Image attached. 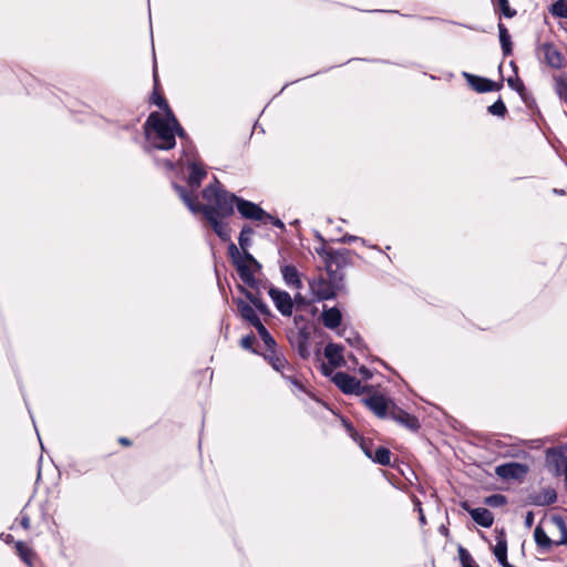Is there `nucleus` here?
Returning a JSON list of instances; mask_svg holds the SVG:
<instances>
[{
  "label": "nucleus",
  "mask_w": 567,
  "mask_h": 567,
  "mask_svg": "<svg viewBox=\"0 0 567 567\" xmlns=\"http://www.w3.org/2000/svg\"><path fill=\"white\" fill-rule=\"evenodd\" d=\"M172 115L173 112H169L167 116H162L157 112H152L148 115L143 125L146 153H152L153 150L169 151L175 147L176 140L173 134V124L169 121Z\"/></svg>",
  "instance_id": "f257e3e1"
},
{
  "label": "nucleus",
  "mask_w": 567,
  "mask_h": 567,
  "mask_svg": "<svg viewBox=\"0 0 567 567\" xmlns=\"http://www.w3.org/2000/svg\"><path fill=\"white\" fill-rule=\"evenodd\" d=\"M172 187L192 213H202L204 215L205 219L212 226L214 233L223 241L230 240V231L227 225L220 220L223 217L220 215H216V212L212 206L198 203L196 196H193L185 186L172 182Z\"/></svg>",
  "instance_id": "f03ea898"
},
{
  "label": "nucleus",
  "mask_w": 567,
  "mask_h": 567,
  "mask_svg": "<svg viewBox=\"0 0 567 567\" xmlns=\"http://www.w3.org/2000/svg\"><path fill=\"white\" fill-rule=\"evenodd\" d=\"M202 194L207 202H215V206L212 207L216 212V215H220L221 217L231 216L234 214V205L237 206L238 199L240 198L221 188L216 176H214V183L207 185Z\"/></svg>",
  "instance_id": "7ed1b4c3"
},
{
  "label": "nucleus",
  "mask_w": 567,
  "mask_h": 567,
  "mask_svg": "<svg viewBox=\"0 0 567 567\" xmlns=\"http://www.w3.org/2000/svg\"><path fill=\"white\" fill-rule=\"evenodd\" d=\"M228 256L231 259L233 265L236 267L240 280L249 288L259 290L261 284L254 276V270L248 264H251L256 258L248 251V249L240 250L238 247L230 241L228 245Z\"/></svg>",
  "instance_id": "20e7f679"
},
{
  "label": "nucleus",
  "mask_w": 567,
  "mask_h": 567,
  "mask_svg": "<svg viewBox=\"0 0 567 567\" xmlns=\"http://www.w3.org/2000/svg\"><path fill=\"white\" fill-rule=\"evenodd\" d=\"M308 284L313 296V300L316 301L336 299L338 292L346 288L343 277L337 275H328V279L320 275L309 279Z\"/></svg>",
  "instance_id": "39448f33"
},
{
  "label": "nucleus",
  "mask_w": 567,
  "mask_h": 567,
  "mask_svg": "<svg viewBox=\"0 0 567 567\" xmlns=\"http://www.w3.org/2000/svg\"><path fill=\"white\" fill-rule=\"evenodd\" d=\"M567 447L558 445L545 451V466L554 476L567 473Z\"/></svg>",
  "instance_id": "423d86ee"
},
{
  "label": "nucleus",
  "mask_w": 567,
  "mask_h": 567,
  "mask_svg": "<svg viewBox=\"0 0 567 567\" xmlns=\"http://www.w3.org/2000/svg\"><path fill=\"white\" fill-rule=\"evenodd\" d=\"M352 251L347 248L333 249L324 262L327 275H337L344 278L343 269L352 264Z\"/></svg>",
  "instance_id": "0eeeda50"
},
{
  "label": "nucleus",
  "mask_w": 567,
  "mask_h": 567,
  "mask_svg": "<svg viewBox=\"0 0 567 567\" xmlns=\"http://www.w3.org/2000/svg\"><path fill=\"white\" fill-rule=\"evenodd\" d=\"M310 336L311 332L308 324H303L298 330H291L288 334L291 347L302 359H308L311 354Z\"/></svg>",
  "instance_id": "6e6552de"
},
{
  "label": "nucleus",
  "mask_w": 567,
  "mask_h": 567,
  "mask_svg": "<svg viewBox=\"0 0 567 567\" xmlns=\"http://www.w3.org/2000/svg\"><path fill=\"white\" fill-rule=\"evenodd\" d=\"M303 393V404L309 413L318 417H324L326 412H329L333 415H338L334 410V406L331 403H329L326 399L318 396L316 392Z\"/></svg>",
  "instance_id": "1a4fd4ad"
},
{
  "label": "nucleus",
  "mask_w": 567,
  "mask_h": 567,
  "mask_svg": "<svg viewBox=\"0 0 567 567\" xmlns=\"http://www.w3.org/2000/svg\"><path fill=\"white\" fill-rule=\"evenodd\" d=\"M268 295L272 300L276 309L284 316L290 317L293 312V301L291 296L286 291L270 286Z\"/></svg>",
  "instance_id": "9d476101"
},
{
  "label": "nucleus",
  "mask_w": 567,
  "mask_h": 567,
  "mask_svg": "<svg viewBox=\"0 0 567 567\" xmlns=\"http://www.w3.org/2000/svg\"><path fill=\"white\" fill-rule=\"evenodd\" d=\"M389 417L413 433L419 432L421 429V423L415 415L406 412L395 404H392L390 408Z\"/></svg>",
  "instance_id": "9b49d317"
},
{
  "label": "nucleus",
  "mask_w": 567,
  "mask_h": 567,
  "mask_svg": "<svg viewBox=\"0 0 567 567\" xmlns=\"http://www.w3.org/2000/svg\"><path fill=\"white\" fill-rule=\"evenodd\" d=\"M528 473V466L517 462L497 465L495 474L503 480H522Z\"/></svg>",
  "instance_id": "f8f14e48"
},
{
  "label": "nucleus",
  "mask_w": 567,
  "mask_h": 567,
  "mask_svg": "<svg viewBox=\"0 0 567 567\" xmlns=\"http://www.w3.org/2000/svg\"><path fill=\"white\" fill-rule=\"evenodd\" d=\"M463 76L465 78L468 85L478 93H487L493 91H498L503 87V82H494L487 78H483L480 75H474L467 72H463Z\"/></svg>",
  "instance_id": "ddd939ff"
},
{
  "label": "nucleus",
  "mask_w": 567,
  "mask_h": 567,
  "mask_svg": "<svg viewBox=\"0 0 567 567\" xmlns=\"http://www.w3.org/2000/svg\"><path fill=\"white\" fill-rule=\"evenodd\" d=\"M539 50L544 54V60L553 69L559 70L565 66V56L553 42L542 43Z\"/></svg>",
  "instance_id": "4468645a"
},
{
  "label": "nucleus",
  "mask_w": 567,
  "mask_h": 567,
  "mask_svg": "<svg viewBox=\"0 0 567 567\" xmlns=\"http://www.w3.org/2000/svg\"><path fill=\"white\" fill-rule=\"evenodd\" d=\"M236 207L240 216L246 219L261 221L265 219V216L267 215V212L264 210L258 204H255L241 197L238 199Z\"/></svg>",
  "instance_id": "2eb2a0df"
},
{
  "label": "nucleus",
  "mask_w": 567,
  "mask_h": 567,
  "mask_svg": "<svg viewBox=\"0 0 567 567\" xmlns=\"http://www.w3.org/2000/svg\"><path fill=\"white\" fill-rule=\"evenodd\" d=\"M461 507L464 511H466L470 514V516L472 517V519L481 527H484V528L492 527V525L494 523V515L489 509L484 508V507L472 508L470 506L468 502H466V501L461 503Z\"/></svg>",
  "instance_id": "dca6fc26"
},
{
  "label": "nucleus",
  "mask_w": 567,
  "mask_h": 567,
  "mask_svg": "<svg viewBox=\"0 0 567 567\" xmlns=\"http://www.w3.org/2000/svg\"><path fill=\"white\" fill-rule=\"evenodd\" d=\"M187 168H188V178H187V185L190 187L192 190H188L189 193H193V190H196L200 187L203 181L207 176V171L205 169L204 165L199 162H196L195 159L187 162ZM195 196L194 194H192Z\"/></svg>",
  "instance_id": "f3484780"
},
{
  "label": "nucleus",
  "mask_w": 567,
  "mask_h": 567,
  "mask_svg": "<svg viewBox=\"0 0 567 567\" xmlns=\"http://www.w3.org/2000/svg\"><path fill=\"white\" fill-rule=\"evenodd\" d=\"M339 390H378L374 385H361V382L346 372H337L332 378Z\"/></svg>",
  "instance_id": "a211bd4d"
},
{
  "label": "nucleus",
  "mask_w": 567,
  "mask_h": 567,
  "mask_svg": "<svg viewBox=\"0 0 567 567\" xmlns=\"http://www.w3.org/2000/svg\"><path fill=\"white\" fill-rule=\"evenodd\" d=\"M362 402L378 416H389V406L385 398L380 392H372L368 398H362Z\"/></svg>",
  "instance_id": "6ab92c4d"
},
{
  "label": "nucleus",
  "mask_w": 567,
  "mask_h": 567,
  "mask_svg": "<svg viewBox=\"0 0 567 567\" xmlns=\"http://www.w3.org/2000/svg\"><path fill=\"white\" fill-rule=\"evenodd\" d=\"M153 80H154V89H153V93L151 95L150 101H151V103L155 104L158 109L164 111V113H165L164 116H167V114H169V112H173V111L171 110L164 95L159 92V81H158L157 68H156L155 61H154V65H153Z\"/></svg>",
  "instance_id": "aec40b11"
},
{
  "label": "nucleus",
  "mask_w": 567,
  "mask_h": 567,
  "mask_svg": "<svg viewBox=\"0 0 567 567\" xmlns=\"http://www.w3.org/2000/svg\"><path fill=\"white\" fill-rule=\"evenodd\" d=\"M280 272L286 286L300 290L302 288L301 274L293 265H281Z\"/></svg>",
  "instance_id": "412c9836"
},
{
  "label": "nucleus",
  "mask_w": 567,
  "mask_h": 567,
  "mask_svg": "<svg viewBox=\"0 0 567 567\" xmlns=\"http://www.w3.org/2000/svg\"><path fill=\"white\" fill-rule=\"evenodd\" d=\"M238 290L240 293L245 296V298L255 307V309L262 316H270L271 311L266 302L262 301V299L259 296V290H256L257 292L254 293L250 290H248L246 287L239 285Z\"/></svg>",
  "instance_id": "4be33fe9"
},
{
  "label": "nucleus",
  "mask_w": 567,
  "mask_h": 567,
  "mask_svg": "<svg viewBox=\"0 0 567 567\" xmlns=\"http://www.w3.org/2000/svg\"><path fill=\"white\" fill-rule=\"evenodd\" d=\"M234 302L237 306V309L239 311L240 317L250 323L252 327L258 324L261 320L256 313V310L246 301H244L241 298L234 299Z\"/></svg>",
  "instance_id": "5701e85b"
},
{
  "label": "nucleus",
  "mask_w": 567,
  "mask_h": 567,
  "mask_svg": "<svg viewBox=\"0 0 567 567\" xmlns=\"http://www.w3.org/2000/svg\"><path fill=\"white\" fill-rule=\"evenodd\" d=\"M322 323L328 329H337L342 321V313L338 307L323 309L321 315Z\"/></svg>",
  "instance_id": "b1692460"
},
{
  "label": "nucleus",
  "mask_w": 567,
  "mask_h": 567,
  "mask_svg": "<svg viewBox=\"0 0 567 567\" xmlns=\"http://www.w3.org/2000/svg\"><path fill=\"white\" fill-rule=\"evenodd\" d=\"M342 351V346L329 342L324 348V357L331 365L340 367L344 362Z\"/></svg>",
  "instance_id": "393cba45"
},
{
  "label": "nucleus",
  "mask_w": 567,
  "mask_h": 567,
  "mask_svg": "<svg viewBox=\"0 0 567 567\" xmlns=\"http://www.w3.org/2000/svg\"><path fill=\"white\" fill-rule=\"evenodd\" d=\"M530 504L535 506H548L556 502L557 493L554 488H544L539 494L529 497Z\"/></svg>",
  "instance_id": "a878e982"
},
{
  "label": "nucleus",
  "mask_w": 567,
  "mask_h": 567,
  "mask_svg": "<svg viewBox=\"0 0 567 567\" xmlns=\"http://www.w3.org/2000/svg\"><path fill=\"white\" fill-rule=\"evenodd\" d=\"M497 542L494 547V555L502 567L513 566L507 560V540L505 534L502 532L499 536L496 537Z\"/></svg>",
  "instance_id": "bb28decb"
},
{
  "label": "nucleus",
  "mask_w": 567,
  "mask_h": 567,
  "mask_svg": "<svg viewBox=\"0 0 567 567\" xmlns=\"http://www.w3.org/2000/svg\"><path fill=\"white\" fill-rule=\"evenodd\" d=\"M534 539L539 549L546 553L549 551L553 546H555L556 542L550 539V537L546 534L540 525H538L534 530Z\"/></svg>",
  "instance_id": "cd10ccee"
},
{
  "label": "nucleus",
  "mask_w": 567,
  "mask_h": 567,
  "mask_svg": "<svg viewBox=\"0 0 567 567\" xmlns=\"http://www.w3.org/2000/svg\"><path fill=\"white\" fill-rule=\"evenodd\" d=\"M498 38L504 56L511 55L513 53L512 38L508 29L502 22L498 23Z\"/></svg>",
  "instance_id": "c85d7f7f"
},
{
  "label": "nucleus",
  "mask_w": 567,
  "mask_h": 567,
  "mask_svg": "<svg viewBox=\"0 0 567 567\" xmlns=\"http://www.w3.org/2000/svg\"><path fill=\"white\" fill-rule=\"evenodd\" d=\"M338 333H339V336L343 337L350 346H352L357 349H361L364 347V341H363L362 337L354 330L343 328Z\"/></svg>",
  "instance_id": "c756f323"
},
{
  "label": "nucleus",
  "mask_w": 567,
  "mask_h": 567,
  "mask_svg": "<svg viewBox=\"0 0 567 567\" xmlns=\"http://www.w3.org/2000/svg\"><path fill=\"white\" fill-rule=\"evenodd\" d=\"M370 460H372V462L375 464L388 466L391 463V452L384 446H378Z\"/></svg>",
  "instance_id": "7c9ffc66"
},
{
  "label": "nucleus",
  "mask_w": 567,
  "mask_h": 567,
  "mask_svg": "<svg viewBox=\"0 0 567 567\" xmlns=\"http://www.w3.org/2000/svg\"><path fill=\"white\" fill-rule=\"evenodd\" d=\"M169 118H171L169 120L171 123L173 124L174 137L176 138V136H178L183 141V143H189V145L194 148V144H193L190 137L188 136L186 131L183 128V126L179 124V122L174 113Z\"/></svg>",
  "instance_id": "2f4dec72"
},
{
  "label": "nucleus",
  "mask_w": 567,
  "mask_h": 567,
  "mask_svg": "<svg viewBox=\"0 0 567 567\" xmlns=\"http://www.w3.org/2000/svg\"><path fill=\"white\" fill-rule=\"evenodd\" d=\"M254 328L257 330L259 337L261 338L268 350H272V348H276L277 343L274 337L270 334V332L261 321Z\"/></svg>",
  "instance_id": "473e14b6"
},
{
  "label": "nucleus",
  "mask_w": 567,
  "mask_h": 567,
  "mask_svg": "<svg viewBox=\"0 0 567 567\" xmlns=\"http://www.w3.org/2000/svg\"><path fill=\"white\" fill-rule=\"evenodd\" d=\"M554 90L557 96L567 104V78L564 75L554 76Z\"/></svg>",
  "instance_id": "72a5a7b5"
},
{
  "label": "nucleus",
  "mask_w": 567,
  "mask_h": 567,
  "mask_svg": "<svg viewBox=\"0 0 567 567\" xmlns=\"http://www.w3.org/2000/svg\"><path fill=\"white\" fill-rule=\"evenodd\" d=\"M265 358L269 361L271 367L277 371H280L281 369H284L287 363L286 359L276 352L275 348H272V350H269V354H266Z\"/></svg>",
  "instance_id": "f704fd0d"
},
{
  "label": "nucleus",
  "mask_w": 567,
  "mask_h": 567,
  "mask_svg": "<svg viewBox=\"0 0 567 567\" xmlns=\"http://www.w3.org/2000/svg\"><path fill=\"white\" fill-rule=\"evenodd\" d=\"M252 234H254V230L249 225H245L241 228L239 237H238V244H239L241 250H246L250 247V245H251L250 236Z\"/></svg>",
  "instance_id": "c9c22d12"
},
{
  "label": "nucleus",
  "mask_w": 567,
  "mask_h": 567,
  "mask_svg": "<svg viewBox=\"0 0 567 567\" xmlns=\"http://www.w3.org/2000/svg\"><path fill=\"white\" fill-rule=\"evenodd\" d=\"M457 553L462 567H480L468 550L462 545L458 546Z\"/></svg>",
  "instance_id": "e433bc0d"
},
{
  "label": "nucleus",
  "mask_w": 567,
  "mask_h": 567,
  "mask_svg": "<svg viewBox=\"0 0 567 567\" xmlns=\"http://www.w3.org/2000/svg\"><path fill=\"white\" fill-rule=\"evenodd\" d=\"M549 12L554 17L567 19V0L555 1L550 7Z\"/></svg>",
  "instance_id": "4c0bfd02"
},
{
  "label": "nucleus",
  "mask_w": 567,
  "mask_h": 567,
  "mask_svg": "<svg viewBox=\"0 0 567 567\" xmlns=\"http://www.w3.org/2000/svg\"><path fill=\"white\" fill-rule=\"evenodd\" d=\"M507 83H508V86L513 90H515L522 97V100L525 102V103H528V97L526 92H525V85L523 83V81L518 78L516 79H512L509 78L507 80Z\"/></svg>",
  "instance_id": "58836bf2"
},
{
  "label": "nucleus",
  "mask_w": 567,
  "mask_h": 567,
  "mask_svg": "<svg viewBox=\"0 0 567 567\" xmlns=\"http://www.w3.org/2000/svg\"><path fill=\"white\" fill-rule=\"evenodd\" d=\"M489 114L504 117L507 113V107L501 97L497 99L492 105L487 107Z\"/></svg>",
  "instance_id": "ea45409f"
},
{
  "label": "nucleus",
  "mask_w": 567,
  "mask_h": 567,
  "mask_svg": "<svg viewBox=\"0 0 567 567\" xmlns=\"http://www.w3.org/2000/svg\"><path fill=\"white\" fill-rule=\"evenodd\" d=\"M16 548H17V551L19 554V556L21 557V559L28 564L29 566H31V558H32V550L21 540L17 542L16 544Z\"/></svg>",
  "instance_id": "a19ab883"
},
{
  "label": "nucleus",
  "mask_w": 567,
  "mask_h": 567,
  "mask_svg": "<svg viewBox=\"0 0 567 567\" xmlns=\"http://www.w3.org/2000/svg\"><path fill=\"white\" fill-rule=\"evenodd\" d=\"M484 504L491 507H501L507 504V497L503 494H492L485 497Z\"/></svg>",
  "instance_id": "79ce46f5"
},
{
  "label": "nucleus",
  "mask_w": 567,
  "mask_h": 567,
  "mask_svg": "<svg viewBox=\"0 0 567 567\" xmlns=\"http://www.w3.org/2000/svg\"><path fill=\"white\" fill-rule=\"evenodd\" d=\"M292 301H293V308L296 307L297 310H303L308 306H310L312 302H315L316 300H313V298L309 300L305 296H302L300 292H297L295 295V297L292 298Z\"/></svg>",
  "instance_id": "37998d69"
},
{
  "label": "nucleus",
  "mask_w": 567,
  "mask_h": 567,
  "mask_svg": "<svg viewBox=\"0 0 567 567\" xmlns=\"http://www.w3.org/2000/svg\"><path fill=\"white\" fill-rule=\"evenodd\" d=\"M557 526L561 533V538L555 542V546L565 545L567 546V525L561 517L556 518Z\"/></svg>",
  "instance_id": "c03bdc74"
},
{
  "label": "nucleus",
  "mask_w": 567,
  "mask_h": 567,
  "mask_svg": "<svg viewBox=\"0 0 567 567\" xmlns=\"http://www.w3.org/2000/svg\"><path fill=\"white\" fill-rule=\"evenodd\" d=\"M498 6L502 11V14L505 18L511 19V18L515 17L517 13L515 9H512L509 7L508 0H498Z\"/></svg>",
  "instance_id": "a18cd8bd"
},
{
  "label": "nucleus",
  "mask_w": 567,
  "mask_h": 567,
  "mask_svg": "<svg viewBox=\"0 0 567 567\" xmlns=\"http://www.w3.org/2000/svg\"><path fill=\"white\" fill-rule=\"evenodd\" d=\"M317 237H318V239H319L322 244H321V246H320V247H317V248H316V252H317L320 257H322L323 262H326V260L328 259V255L331 252V250H333V248H327V247H326V240H324V238H323L320 234H318V235H317Z\"/></svg>",
  "instance_id": "49530a36"
},
{
  "label": "nucleus",
  "mask_w": 567,
  "mask_h": 567,
  "mask_svg": "<svg viewBox=\"0 0 567 567\" xmlns=\"http://www.w3.org/2000/svg\"><path fill=\"white\" fill-rule=\"evenodd\" d=\"M255 341H256V338H255L254 333H249V334L245 336L244 338H241L240 346L245 350H249L255 353L256 352V350L254 349Z\"/></svg>",
  "instance_id": "de8ad7c7"
},
{
  "label": "nucleus",
  "mask_w": 567,
  "mask_h": 567,
  "mask_svg": "<svg viewBox=\"0 0 567 567\" xmlns=\"http://www.w3.org/2000/svg\"><path fill=\"white\" fill-rule=\"evenodd\" d=\"M359 446L368 458L372 457L373 442L370 439L361 440V442L359 443Z\"/></svg>",
  "instance_id": "09e8293b"
},
{
  "label": "nucleus",
  "mask_w": 567,
  "mask_h": 567,
  "mask_svg": "<svg viewBox=\"0 0 567 567\" xmlns=\"http://www.w3.org/2000/svg\"><path fill=\"white\" fill-rule=\"evenodd\" d=\"M264 220L269 221L274 227L279 228L281 230H285L286 228L284 221L280 218L272 216L269 213H267Z\"/></svg>",
  "instance_id": "8fccbe9b"
},
{
  "label": "nucleus",
  "mask_w": 567,
  "mask_h": 567,
  "mask_svg": "<svg viewBox=\"0 0 567 567\" xmlns=\"http://www.w3.org/2000/svg\"><path fill=\"white\" fill-rule=\"evenodd\" d=\"M413 503H414V507H415V509H416V511H417V513H419V522H420V524H421V525H425V524H426V518H425V515H424L423 509H422V503H421V501H420L419 498H416V497H415V498H414V501H413Z\"/></svg>",
  "instance_id": "3c124183"
},
{
  "label": "nucleus",
  "mask_w": 567,
  "mask_h": 567,
  "mask_svg": "<svg viewBox=\"0 0 567 567\" xmlns=\"http://www.w3.org/2000/svg\"><path fill=\"white\" fill-rule=\"evenodd\" d=\"M20 524L24 529L30 528V517L25 512V507L20 512Z\"/></svg>",
  "instance_id": "603ef678"
},
{
  "label": "nucleus",
  "mask_w": 567,
  "mask_h": 567,
  "mask_svg": "<svg viewBox=\"0 0 567 567\" xmlns=\"http://www.w3.org/2000/svg\"><path fill=\"white\" fill-rule=\"evenodd\" d=\"M293 323L296 326V330L301 328L303 324H308L307 323V319H306V317L303 315H296L293 317Z\"/></svg>",
  "instance_id": "864d4df0"
},
{
  "label": "nucleus",
  "mask_w": 567,
  "mask_h": 567,
  "mask_svg": "<svg viewBox=\"0 0 567 567\" xmlns=\"http://www.w3.org/2000/svg\"><path fill=\"white\" fill-rule=\"evenodd\" d=\"M183 147H184L183 148V155L184 156H186V157H188V156L195 157V155H196V148L195 147L193 148L189 145V143H183Z\"/></svg>",
  "instance_id": "5fc2aeb1"
},
{
  "label": "nucleus",
  "mask_w": 567,
  "mask_h": 567,
  "mask_svg": "<svg viewBox=\"0 0 567 567\" xmlns=\"http://www.w3.org/2000/svg\"><path fill=\"white\" fill-rule=\"evenodd\" d=\"M359 240H360L362 244H365V240H364L363 238L358 237V236H353V235H344V236L340 239V241H342V243H348V244H350V243H354V241H359Z\"/></svg>",
  "instance_id": "6e6d98bb"
},
{
  "label": "nucleus",
  "mask_w": 567,
  "mask_h": 567,
  "mask_svg": "<svg viewBox=\"0 0 567 567\" xmlns=\"http://www.w3.org/2000/svg\"><path fill=\"white\" fill-rule=\"evenodd\" d=\"M359 374L364 381L371 379L373 375L372 371L364 365L359 368Z\"/></svg>",
  "instance_id": "4d7b16f0"
},
{
  "label": "nucleus",
  "mask_w": 567,
  "mask_h": 567,
  "mask_svg": "<svg viewBox=\"0 0 567 567\" xmlns=\"http://www.w3.org/2000/svg\"><path fill=\"white\" fill-rule=\"evenodd\" d=\"M340 419H341V422H342L343 426L346 427L348 434L351 435L352 433H354L355 429H354L353 424L349 420L344 419L343 416H340Z\"/></svg>",
  "instance_id": "13d9d810"
},
{
  "label": "nucleus",
  "mask_w": 567,
  "mask_h": 567,
  "mask_svg": "<svg viewBox=\"0 0 567 567\" xmlns=\"http://www.w3.org/2000/svg\"><path fill=\"white\" fill-rule=\"evenodd\" d=\"M534 524V513L532 511L527 512L525 515V526L530 528Z\"/></svg>",
  "instance_id": "bf43d9fd"
},
{
  "label": "nucleus",
  "mask_w": 567,
  "mask_h": 567,
  "mask_svg": "<svg viewBox=\"0 0 567 567\" xmlns=\"http://www.w3.org/2000/svg\"><path fill=\"white\" fill-rule=\"evenodd\" d=\"M248 265L254 270V274L260 271L262 268L261 264L257 259H255L251 264H248Z\"/></svg>",
  "instance_id": "052dcab7"
},
{
  "label": "nucleus",
  "mask_w": 567,
  "mask_h": 567,
  "mask_svg": "<svg viewBox=\"0 0 567 567\" xmlns=\"http://www.w3.org/2000/svg\"><path fill=\"white\" fill-rule=\"evenodd\" d=\"M350 437H351L355 443H358V444L361 442V440H364V439H365L364 436H362V435H361L360 433H358L357 431H354V433H352V434L350 435Z\"/></svg>",
  "instance_id": "680f3d73"
},
{
  "label": "nucleus",
  "mask_w": 567,
  "mask_h": 567,
  "mask_svg": "<svg viewBox=\"0 0 567 567\" xmlns=\"http://www.w3.org/2000/svg\"><path fill=\"white\" fill-rule=\"evenodd\" d=\"M118 442L124 445V446H130L132 444V442L127 439V437H120L118 439Z\"/></svg>",
  "instance_id": "e2e57ef3"
},
{
  "label": "nucleus",
  "mask_w": 567,
  "mask_h": 567,
  "mask_svg": "<svg viewBox=\"0 0 567 567\" xmlns=\"http://www.w3.org/2000/svg\"><path fill=\"white\" fill-rule=\"evenodd\" d=\"M439 532H440V534H442L444 536H449V533H450L449 528L444 525L440 526Z\"/></svg>",
  "instance_id": "0e129e2a"
},
{
  "label": "nucleus",
  "mask_w": 567,
  "mask_h": 567,
  "mask_svg": "<svg viewBox=\"0 0 567 567\" xmlns=\"http://www.w3.org/2000/svg\"><path fill=\"white\" fill-rule=\"evenodd\" d=\"M165 166L169 169V171H173L175 168V163L171 159H167L165 161Z\"/></svg>",
  "instance_id": "69168bd1"
},
{
  "label": "nucleus",
  "mask_w": 567,
  "mask_h": 567,
  "mask_svg": "<svg viewBox=\"0 0 567 567\" xmlns=\"http://www.w3.org/2000/svg\"><path fill=\"white\" fill-rule=\"evenodd\" d=\"M401 384H405V381L402 378L398 377V381L394 382V386H401Z\"/></svg>",
  "instance_id": "338daca9"
},
{
  "label": "nucleus",
  "mask_w": 567,
  "mask_h": 567,
  "mask_svg": "<svg viewBox=\"0 0 567 567\" xmlns=\"http://www.w3.org/2000/svg\"><path fill=\"white\" fill-rule=\"evenodd\" d=\"M509 64H511V68H513V70H514V71H515V73H516V72H517V66H516L515 62H514V61H511V63H509Z\"/></svg>",
  "instance_id": "774afa93"
}]
</instances>
